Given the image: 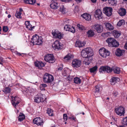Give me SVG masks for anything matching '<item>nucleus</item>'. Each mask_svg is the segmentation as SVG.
Returning a JSON list of instances; mask_svg holds the SVG:
<instances>
[{
	"label": "nucleus",
	"mask_w": 127,
	"mask_h": 127,
	"mask_svg": "<svg viewBox=\"0 0 127 127\" xmlns=\"http://www.w3.org/2000/svg\"><path fill=\"white\" fill-rule=\"evenodd\" d=\"M92 52V50L90 48H86L82 50L81 56L83 58H86L84 62V64L89 65L93 60L92 57L94 55V53Z\"/></svg>",
	"instance_id": "obj_1"
},
{
	"label": "nucleus",
	"mask_w": 127,
	"mask_h": 127,
	"mask_svg": "<svg viewBox=\"0 0 127 127\" xmlns=\"http://www.w3.org/2000/svg\"><path fill=\"white\" fill-rule=\"evenodd\" d=\"M112 71L115 73L117 74H119L121 72L120 68L117 67H113L112 68L108 66H101L99 69V71L100 73H103V72L104 73H109L111 72Z\"/></svg>",
	"instance_id": "obj_2"
},
{
	"label": "nucleus",
	"mask_w": 127,
	"mask_h": 127,
	"mask_svg": "<svg viewBox=\"0 0 127 127\" xmlns=\"http://www.w3.org/2000/svg\"><path fill=\"white\" fill-rule=\"evenodd\" d=\"M58 5V3L57 2L52 1V3L50 4V6L52 9H57L58 7L59 8V11L62 14H64L66 13V9L64 7V5L62 4H60L59 5Z\"/></svg>",
	"instance_id": "obj_3"
},
{
	"label": "nucleus",
	"mask_w": 127,
	"mask_h": 127,
	"mask_svg": "<svg viewBox=\"0 0 127 127\" xmlns=\"http://www.w3.org/2000/svg\"><path fill=\"white\" fill-rule=\"evenodd\" d=\"M42 38L41 36H39L37 34L34 35L31 39V42L33 45H40L41 44L43 41L42 40Z\"/></svg>",
	"instance_id": "obj_4"
},
{
	"label": "nucleus",
	"mask_w": 127,
	"mask_h": 127,
	"mask_svg": "<svg viewBox=\"0 0 127 127\" xmlns=\"http://www.w3.org/2000/svg\"><path fill=\"white\" fill-rule=\"evenodd\" d=\"M53 77L51 75L46 73L43 77V82L46 83H51L54 80Z\"/></svg>",
	"instance_id": "obj_5"
},
{
	"label": "nucleus",
	"mask_w": 127,
	"mask_h": 127,
	"mask_svg": "<svg viewBox=\"0 0 127 127\" xmlns=\"http://www.w3.org/2000/svg\"><path fill=\"white\" fill-rule=\"evenodd\" d=\"M44 60L45 61L51 63L54 62L55 60V59L52 54H47L45 55Z\"/></svg>",
	"instance_id": "obj_6"
},
{
	"label": "nucleus",
	"mask_w": 127,
	"mask_h": 127,
	"mask_svg": "<svg viewBox=\"0 0 127 127\" xmlns=\"http://www.w3.org/2000/svg\"><path fill=\"white\" fill-rule=\"evenodd\" d=\"M99 54L103 58H106V56L109 55V52L106 50L104 48L100 49L99 51Z\"/></svg>",
	"instance_id": "obj_7"
},
{
	"label": "nucleus",
	"mask_w": 127,
	"mask_h": 127,
	"mask_svg": "<svg viewBox=\"0 0 127 127\" xmlns=\"http://www.w3.org/2000/svg\"><path fill=\"white\" fill-rule=\"evenodd\" d=\"M114 111L116 114L120 116L124 115L125 110L124 108L122 106H121L116 108Z\"/></svg>",
	"instance_id": "obj_8"
},
{
	"label": "nucleus",
	"mask_w": 127,
	"mask_h": 127,
	"mask_svg": "<svg viewBox=\"0 0 127 127\" xmlns=\"http://www.w3.org/2000/svg\"><path fill=\"white\" fill-rule=\"evenodd\" d=\"M72 67L76 68L80 67L81 64V61L77 59H74L72 61Z\"/></svg>",
	"instance_id": "obj_9"
},
{
	"label": "nucleus",
	"mask_w": 127,
	"mask_h": 127,
	"mask_svg": "<svg viewBox=\"0 0 127 127\" xmlns=\"http://www.w3.org/2000/svg\"><path fill=\"white\" fill-rule=\"evenodd\" d=\"M113 10L112 8L110 7H104L103 9V12L107 16H110L112 14Z\"/></svg>",
	"instance_id": "obj_10"
},
{
	"label": "nucleus",
	"mask_w": 127,
	"mask_h": 127,
	"mask_svg": "<svg viewBox=\"0 0 127 127\" xmlns=\"http://www.w3.org/2000/svg\"><path fill=\"white\" fill-rule=\"evenodd\" d=\"M33 123L36 124L37 126H42L44 121L42 119L40 118V117L36 118L34 119L33 121Z\"/></svg>",
	"instance_id": "obj_11"
},
{
	"label": "nucleus",
	"mask_w": 127,
	"mask_h": 127,
	"mask_svg": "<svg viewBox=\"0 0 127 127\" xmlns=\"http://www.w3.org/2000/svg\"><path fill=\"white\" fill-rule=\"evenodd\" d=\"M34 99V102L36 103L43 102L44 100V99L42 95L40 94H38L36 95Z\"/></svg>",
	"instance_id": "obj_12"
},
{
	"label": "nucleus",
	"mask_w": 127,
	"mask_h": 127,
	"mask_svg": "<svg viewBox=\"0 0 127 127\" xmlns=\"http://www.w3.org/2000/svg\"><path fill=\"white\" fill-rule=\"evenodd\" d=\"M52 33L55 38L61 39L63 37V34L56 30L52 31Z\"/></svg>",
	"instance_id": "obj_13"
},
{
	"label": "nucleus",
	"mask_w": 127,
	"mask_h": 127,
	"mask_svg": "<svg viewBox=\"0 0 127 127\" xmlns=\"http://www.w3.org/2000/svg\"><path fill=\"white\" fill-rule=\"evenodd\" d=\"M93 27L98 33H101L103 31L102 26L99 24H95L93 25Z\"/></svg>",
	"instance_id": "obj_14"
},
{
	"label": "nucleus",
	"mask_w": 127,
	"mask_h": 127,
	"mask_svg": "<svg viewBox=\"0 0 127 127\" xmlns=\"http://www.w3.org/2000/svg\"><path fill=\"white\" fill-rule=\"evenodd\" d=\"M94 15L97 19H100L102 18V13L101 11L99 9H97L95 10Z\"/></svg>",
	"instance_id": "obj_15"
},
{
	"label": "nucleus",
	"mask_w": 127,
	"mask_h": 127,
	"mask_svg": "<svg viewBox=\"0 0 127 127\" xmlns=\"http://www.w3.org/2000/svg\"><path fill=\"white\" fill-rule=\"evenodd\" d=\"M53 47L55 49H61L62 48L61 43L59 41H56L52 45Z\"/></svg>",
	"instance_id": "obj_16"
},
{
	"label": "nucleus",
	"mask_w": 127,
	"mask_h": 127,
	"mask_svg": "<svg viewBox=\"0 0 127 127\" xmlns=\"http://www.w3.org/2000/svg\"><path fill=\"white\" fill-rule=\"evenodd\" d=\"M64 29L66 31H68L73 33L75 32L74 28L69 25H66L64 27Z\"/></svg>",
	"instance_id": "obj_17"
},
{
	"label": "nucleus",
	"mask_w": 127,
	"mask_h": 127,
	"mask_svg": "<svg viewBox=\"0 0 127 127\" xmlns=\"http://www.w3.org/2000/svg\"><path fill=\"white\" fill-rule=\"evenodd\" d=\"M14 98V99L11 101V103L13 106L14 107L16 108V105H17L20 102L19 100H18V98L17 97H14L12 96Z\"/></svg>",
	"instance_id": "obj_18"
},
{
	"label": "nucleus",
	"mask_w": 127,
	"mask_h": 127,
	"mask_svg": "<svg viewBox=\"0 0 127 127\" xmlns=\"http://www.w3.org/2000/svg\"><path fill=\"white\" fill-rule=\"evenodd\" d=\"M102 88L101 87H99L98 86H96L95 87V89L94 95L95 97H97L99 94L100 92L101 91Z\"/></svg>",
	"instance_id": "obj_19"
},
{
	"label": "nucleus",
	"mask_w": 127,
	"mask_h": 127,
	"mask_svg": "<svg viewBox=\"0 0 127 127\" xmlns=\"http://www.w3.org/2000/svg\"><path fill=\"white\" fill-rule=\"evenodd\" d=\"M124 52V50H122L119 48H118L117 49L115 52V54L118 57H120L123 55Z\"/></svg>",
	"instance_id": "obj_20"
},
{
	"label": "nucleus",
	"mask_w": 127,
	"mask_h": 127,
	"mask_svg": "<svg viewBox=\"0 0 127 127\" xmlns=\"http://www.w3.org/2000/svg\"><path fill=\"white\" fill-rule=\"evenodd\" d=\"M73 58V56L72 55L69 54L64 58V61L65 62H66L70 60Z\"/></svg>",
	"instance_id": "obj_21"
},
{
	"label": "nucleus",
	"mask_w": 127,
	"mask_h": 127,
	"mask_svg": "<svg viewBox=\"0 0 127 127\" xmlns=\"http://www.w3.org/2000/svg\"><path fill=\"white\" fill-rule=\"evenodd\" d=\"M35 66L38 67L39 69H41L42 67L45 66L44 64L42 62L37 61L34 63Z\"/></svg>",
	"instance_id": "obj_22"
},
{
	"label": "nucleus",
	"mask_w": 127,
	"mask_h": 127,
	"mask_svg": "<svg viewBox=\"0 0 127 127\" xmlns=\"http://www.w3.org/2000/svg\"><path fill=\"white\" fill-rule=\"evenodd\" d=\"M81 17H82L83 18L87 21H90L91 20V16L89 14L87 13H84L81 15Z\"/></svg>",
	"instance_id": "obj_23"
},
{
	"label": "nucleus",
	"mask_w": 127,
	"mask_h": 127,
	"mask_svg": "<svg viewBox=\"0 0 127 127\" xmlns=\"http://www.w3.org/2000/svg\"><path fill=\"white\" fill-rule=\"evenodd\" d=\"M115 39L114 38L110 37L108 38L106 41L108 43V46L111 47Z\"/></svg>",
	"instance_id": "obj_24"
},
{
	"label": "nucleus",
	"mask_w": 127,
	"mask_h": 127,
	"mask_svg": "<svg viewBox=\"0 0 127 127\" xmlns=\"http://www.w3.org/2000/svg\"><path fill=\"white\" fill-rule=\"evenodd\" d=\"M118 13L120 15L123 16H125L126 12V9L124 8H121L118 11Z\"/></svg>",
	"instance_id": "obj_25"
},
{
	"label": "nucleus",
	"mask_w": 127,
	"mask_h": 127,
	"mask_svg": "<svg viewBox=\"0 0 127 127\" xmlns=\"http://www.w3.org/2000/svg\"><path fill=\"white\" fill-rule=\"evenodd\" d=\"M84 43L80 41H77L75 42V46L79 48L83 47L84 45Z\"/></svg>",
	"instance_id": "obj_26"
},
{
	"label": "nucleus",
	"mask_w": 127,
	"mask_h": 127,
	"mask_svg": "<svg viewBox=\"0 0 127 127\" xmlns=\"http://www.w3.org/2000/svg\"><path fill=\"white\" fill-rule=\"evenodd\" d=\"M119 79L116 77H112L110 81V83L112 85H114L117 83V81H118V79Z\"/></svg>",
	"instance_id": "obj_27"
},
{
	"label": "nucleus",
	"mask_w": 127,
	"mask_h": 127,
	"mask_svg": "<svg viewBox=\"0 0 127 127\" xmlns=\"http://www.w3.org/2000/svg\"><path fill=\"white\" fill-rule=\"evenodd\" d=\"M36 1V0H24V2L26 4L33 5Z\"/></svg>",
	"instance_id": "obj_28"
},
{
	"label": "nucleus",
	"mask_w": 127,
	"mask_h": 127,
	"mask_svg": "<svg viewBox=\"0 0 127 127\" xmlns=\"http://www.w3.org/2000/svg\"><path fill=\"white\" fill-rule=\"evenodd\" d=\"M105 26L106 28L109 30H112L114 29V27L110 23H106Z\"/></svg>",
	"instance_id": "obj_29"
},
{
	"label": "nucleus",
	"mask_w": 127,
	"mask_h": 127,
	"mask_svg": "<svg viewBox=\"0 0 127 127\" xmlns=\"http://www.w3.org/2000/svg\"><path fill=\"white\" fill-rule=\"evenodd\" d=\"M108 1L110 5L116 6L117 5L116 0H108Z\"/></svg>",
	"instance_id": "obj_30"
},
{
	"label": "nucleus",
	"mask_w": 127,
	"mask_h": 127,
	"mask_svg": "<svg viewBox=\"0 0 127 127\" xmlns=\"http://www.w3.org/2000/svg\"><path fill=\"white\" fill-rule=\"evenodd\" d=\"M87 35L88 37H91L93 36L95 34L93 31L91 30H89L87 32Z\"/></svg>",
	"instance_id": "obj_31"
},
{
	"label": "nucleus",
	"mask_w": 127,
	"mask_h": 127,
	"mask_svg": "<svg viewBox=\"0 0 127 127\" xmlns=\"http://www.w3.org/2000/svg\"><path fill=\"white\" fill-rule=\"evenodd\" d=\"M97 69V66L96 65L93 67L90 68V71L91 73H95Z\"/></svg>",
	"instance_id": "obj_32"
},
{
	"label": "nucleus",
	"mask_w": 127,
	"mask_h": 127,
	"mask_svg": "<svg viewBox=\"0 0 127 127\" xmlns=\"http://www.w3.org/2000/svg\"><path fill=\"white\" fill-rule=\"evenodd\" d=\"M25 118L24 115L21 113L18 117V120L19 121L21 122L25 119Z\"/></svg>",
	"instance_id": "obj_33"
},
{
	"label": "nucleus",
	"mask_w": 127,
	"mask_h": 127,
	"mask_svg": "<svg viewBox=\"0 0 127 127\" xmlns=\"http://www.w3.org/2000/svg\"><path fill=\"white\" fill-rule=\"evenodd\" d=\"M114 32L113 34L115 37L116 38H118L121 34L119 32L117 31H116L114 30Z\"/></svg>",
	"instance_id": "obj_34"
},
{
	"label": "nucleus",
	"mask_w": 127,
	"mask_h": 127,
	"mask_svg": "<svg viewBox=\"0 0 127 127\" xmlns=\"http://www.w3.org/2000/svg\"><path fill=\"white\" fill-rule=\"evenodd\" d=\"M119 45V42L117 41L115 39L113 42L111 47H118Z\"/></svg>",
	"instance_id": "obj_35"
},
{
	"label": "nucleus",
	"mask_w": 127,
	"mask_h": 127,
	"mask_svg": "<svg viewBox=\"0 0 127 127\" xmlns=\"http://www.w3.org/2000/svg\"><path fill=\"white\" fill-rule=\"evenodd\" d=\"M47 113L48 114L49 116H53L52 110L50 108H48L47 110Z\"/></svg>",
	"instance_id": "obj_36"
},
{
	"label": "nucleus",
	"mask_w": 127,
	"mask_h": 127,
	"mask_svg": "<svg viewBox=\"0 0 127 127\" xmlns=\"http://www.w3.org/2000/svg\"><path fill=\"white\" fill-rule=\"evenodd\" d=\"M81 82V80L79 78L76 77L74 78V82L77 84H80Z\"/></svg>",
	"instance_id": "obj_37"
},
{
	"label": "nucleus",
	"mask_w": 127,
	"mask_h": 127,
	"mask_svg": "<svg viewBox=\"0 0 127 127\" xmlns=\"http://www.w3.org/2000/svg\"><path fill=\"white\" fill-rule=\"evenodd\" d=\"M3 91L5 94L10 93L11 91V89L8 87H6L3 90Z\"/></svg>",
	"instance_id": "obj_38"
},
{
	"label": "nucleus",
	"mask_w": 127,
	"mask_h": 127,
	"mask_svg": "<svg viewBox=\"0 0 127 127\" xmlns=\"http://www.w3.org/2000/svg\"><path fill=\"white\" fill-rule=\"evenodd\" d=\"M125 23V21L124 20H122L118 22L117 25L119 26H120L123 25Z\"/></svg>",
	"instance_id": "obj_39"
},
{
	"label": "nucleus",
	"mask_w": 127,
	"mask_h": 127,
	"mask_svg": "<svg viewBox=\"0 0 127 127\" xmlns=\"http://www.w3.org/2000/svg\"><path fill=\"white\" fill-rule=\"evenodd\" d=\"M22 13L20 12H17L15 13V15L16 17L18 18H21Z\"/></svg>",
	"instance_id": "obj_40"
},
{
	"label": "nucleus",
	"mask_w": 127,
	"mask_h": 127,
	"mask_svg": "<svg viewBox=\"0 0 127 127\" xmlns=\"http://www.w3.org/2000/svg\"><path fill=\"white\" fill-rule=\"evenodd\" d=\"M47 86V85L45 84H42L40 85L39 88L41 90H45V88Z\"/></svg>",
	"instance_id": "obj_41"
},
{
	"label": "nucleus",
	"mask_w": 127,
	"mask_h": 127,
	"mask_svg": "<svg viewBox=\"0 0 127 127\" xmlns=\"http://www.w3.org/2000/svg\"><path fill=\"white\" fill-rule=\"evenodd\" d=\"M122 123L123 125L127 126V116L123 118Z\"/></svg>",
	"instance_id": "obj_42"
},
{
	"label": "nucleus",
	"mask_w": 127,
	"mask_h": 127,
	"mask_svg": "<svg viewBox=\"0 0 127 127\" xmlns=\"http://www.w3.org/2000/svg\"><path fill=\"white\" fill-rule=\"evenodd\" d=\"M77 27L79 29L82 31L84 30L85 29V27L82 25H80L79 24H78L77 25Z\"/></svg>",
	"instance_id": "obj_43"
},
{
	"label": "nucleus",
	"mask_w": 127,
	"mask_h": 127,
	"mask_svg": "<svg viewBox=\"0 0 127 127\" xmlns=\"http://www.w3.org/2000/svg\"><path fill=\"white\" fill-rule=\"evenodd\" d=\"M26 27L29 30L31 31L34 28V26L32 27V25L30 24L28 26H27Z\"/></svg>",
	"instance_id": "obj_44"
},
{
	"label": "nucleus",
	"mask_w": 127,
	"mask_h": 127,
	"mask_svg": "<svg viewBox=\"0 0 127 127\" xmlns=\"http://www.w3.org/2000/svg\"><path fill=\"white\" fill-rule=\"evenodd\" d=\"M8 30V27L6 26H4L3 27L2 31L3 32H6Z\"/></svg>",
	"instance_id": "obj_45"
},
{
	"label": "nucleus",
	"mask_w": 127,
	"mask_h": 127,
	"mask_svg": "<svg viewBox=\"0 0 127 127\" xmlns=\"http://www.w3.org/2000/svg\"><path fill=\"white\" fill-rule=\"evenodd\" d=\"M29 89L26 88H24L23 89V92L25 94H26L29 92Z\"/></svg>",
	"instance_id": "obj_46"
},
{
	"label": "nucleus",
	"mask_w": 127,
	"mask_h": 127,
	"mask_svg": "<svg viewBox=\"0 0 127 127\" xmlns=\"http://www.w3.org/2000/svg\"><path fill=\"white\" fill-rule=\"evenodd\" d=\"M63 119L64 121H66L67 119V115L66 114H64L63 115Z\"/></svg>",
	"instance_id": "obj_47"
},
{
	"label": "nucleus",
	"mask_w": 127,
	"mask_h": 127,
	"mask_svg": "<svg viewBox=\"0 0 127 127\" xmlns=\"http://www.w3.org/2000/svg\"><path fill=\"white\" fill-rule=\"evenodd\" d=\"M25 24L26 25V27L27 26H28V25H29L30 24V22L29 21H26L25 22Z\"/></svg>",
	"instance_id": "obj_48"
},
{
	"label": "nucleus",
	"mask_w": 127,
	"mask_h": 127,
	"mask_svg": "<svg viewBox=\"0 0 127 127\" xmlns=\"http://www.w3.org/2000/svg\"><path fill=\"white\" fill-rule=\"evenodd\" d=\"M62 1L65 2H67L69 1H71L72 0H60Z\"/></svg>",
	"instance_id": "obj_49"
},
{
	"label": "nucleus",
	"mask_w": 127,
	"mask_h": 127,
	"mask_svg": "<svg viewBox=\"0 0 127 127\" xmlns=\"http://www.w3.org/2000/svg\"><path fill=\"white\" fill-rule=\"evenodd\" d=\"M113 95L115 97L118 94V93L117 92H113Z\"/></svg>",
	"instance_id": "obj_50"
},
{
	"label": "nucleus",
	"mask_w": 127,
	"mask_h": 127,
	"mask_svg": "<svg viewBox=\"0 0 127 127\" xmlns=\"http://www.w3.org/2000/svg\"><path fill=\"white\" fill-rule=\"evenodd\" d=\"M15 54L18 55L19 56H20L21 55V54L20 53H18L17 52H15Z\"/></svg>",
	"instance_id": "obj_51"
},
{
	"label": "nucleus",
	"mask_w": 127,
	"mask_h": 127,
	"mask_svg": "<svg viewBox=\"0 0 127 127\" xmlns=\"http://www.w3.org/2000/svg\"><path fill=\"white\" fill-rule=\"evenodd\" d=\"M124 47L125 49L127 50V42L126 43Z\"/></svg>",
	"instance_id": "obj_52"
},
{
	"label": "nucleus",
	"mask_w": 127,
	"mask_h": 127,
	"mask_svg": "<svg viewBox=\"0 0 127 127\" xmlns=\"http://www.w3.org/2000/svg\"><path fill=\"white\" fill-rule=\"evenodd\" d=\"M68 119H72L73 120H75L76 119L75 117H69Z\"/></svg>",
	"instance_id": "obj_53"
},
{
	"label": "nucleus",
	"mask_w": 127,
	"mask_h": 127,
	"mask_svg": "<svg viewBox=\"0 0 127 127\" xmlns=\"http://www.w3.org/2000/svg\"><path fill=\"white\" fill-rule=\"evenodd\" d=\"M0 60L1 62H3V58L1 57H0Z\"/></svg>",
	"instance_id": "obj_54"
},
{
	"label": "nucleus",
	"mask_w": 127,
	"mask_h": 127,
	"mask_svg": "<svg viewBox=\"0 0 127 127\" xmlns=\"http://www.w3.org/2000/svg\"><path fill=\"white\" fill-rule=\"evenodd\" d=\"M91 1L93 3H95L96 1V0H91Z\"/></svg>",
	"instance_id": "obj_55"
},
{
	"label": "nucleus",
	"mask_w": 127,
	"mask_h": 127,
	"mask_svg": "<svg viewBox=\"0 0 127 127\" xmlns=\"http://www.w3.org/2000/svg\"><path fill=\"white\" fill-rule=\"evenodd\" d=\"M82 0H75L77 2H80L82 1Z\"/></svg>",
	"instance_id": "obj_56"
},
{
	"label": "nucleus",
	"mask_w": 127,
	"mask_h": 127,
	"mask_svg": "<svg viewBox=\"0 0 127 127\" xmlns=\"http://www.w3.org/2000/svg\"><path fill=\"white\" fill-rule=\"evenodd\" d=\"M19 10H20V11H19V12H22L23 11V9L21 8H19Z\"/></svg>",
	"instance_id": "obj_57"
},
{
	"label": "nucleus",
	"mask_w": 127,
	"mask_h": 127,
	"mask_svg": "<svg viewBox=\"0 0 127 127\" xmlns=\"http://www.w3.org/2000/svg\"><path fill=\"white\" fill-rule=\"evenodd\" d=\"M77 101L78 102H80L81 101V100L79 98L78 99H77Z\"/></svg>",
	"instance_id": "obj_58"
},
{
	"label": "nucleus",
	"mask_w": 127,
	"mask_h": 127,
	"mask_svg": "<svg viewBox=\"0 0 127 127\" xmlns=\"http://www.w3.org/2000/svg\"><path fill=\"white\" fill-rule=\"evenodd\" d=\"M62 69V68L61 67H60L58 68V70H61Z\"/></svg>",
	"instance_id": "obj_59"
},
{
	"label": "nucleus",
	"mask_w": 127,
	"mask_h": 127,
	"mask_svg": "<svg viewBox=\"0 0 127 127\" xmlns=\"http://www.w3.org/2000/svg\"><path fill=\"white\" fill-rule=\"evenodd\" d=\"M11 17V15L10 14H9L8 15V18H10Z\"/></svg>",
	"instance_id": "obj_60"
},
{
	"label": "nucleus",
	"mask_w": 127,
	"mask_h": 127,
	"mask_svg": "<svg viewBox=\"0 0 127 127\" xmlns=\"http://www.w3.org/2000/svg\"><path fill=\"white\" fill-rule=\"evenodd\" d=\"M2 29L1 27L0 26V34H1L0 33V32L1 31Z\"/></svg>",
	"instance_id": "obj_61"
},
{
	"label": "nucleus",
	"mask_w": 127,
	"mask_h": 127,
	"mask_svg": "<svg viewBox=\"0 0 127 127\" xmlns=\"http://www.w3.org/2000/svg\"><path fill=\"white\" fill-rule=\"evenodd\" d=\"M102 1H106L107 0H101Z\"/></svg>",
	"instance_id": "obj_62"
},
{
	"label": "nucleus",
	"mask_w": 127,
	"mask_h": 127,
	"mask_svg": "<svg viewBox=\"0 0 127 127\" xmlns=\"http://www.w3.org/2000/svg\"><path fill=\"white\" fill-rule=\"evenodd\" d=\"M82 114L83 115H84L85 114V113L83 112H82Z\"/></svg>",
	"instance_id": "obj_63"
},
{
	"label": "nucleus",
	"mask_w": 127,
	"mask_h": 127,
	"mask_svg": "<svg viewBox=\"0 0 127 127\" xmlns=\"http://www.w3.org/2000/svg\"><path fill=\"white\" fill-rule=\"evenodd\" d=\"M51 127H56L55 126H52Z\"/></svg>",
	"instance_id": "obj_64"
}]
</instances>
